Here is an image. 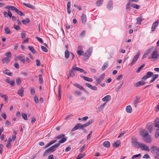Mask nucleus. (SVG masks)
Here are the masks:
<instances>
[{"mask_svg":"<svg viewBox=\"0 0 159 159\" xmlns=\"http://www.w3.org/2000/svg\"><path fill=\"white\" fill-rule=\"evenodd\" d=\"M141 154L140 153L138 154L134 155L131 157L132 159H135L138 157H140L141 156Z\"/></svg>","mask_w":159,"mask_h":159,"instance_id":"a18cd8bd","label":"nucleus"},{"mask_svg":"<svg viewBox=\"0 0 159 159\" xmlns=\"http://www.w3.org/2000/svg\"><path fill=\"white\" fill-rule=\"evenodd\" d=\"M55 138L57 139H61L58 141V142L60 144L65 142L67 139V137H65V135L63 134H61L58 135L55 137Z\"/></svg>","mask_w":159,"mask_h":159,"instance_id":"f257e3e1","label":"nucleus"},{"mask_svg":"<svg viewBox=\"0 0 159 159\" xmlns=\"http://www.w3.org/2000/svg\"><path fill=\"white\" fill-rule=\"evenodd\" d=\"M41 48L42 50L44 52H48V50L47 48L43 46H41Z\"/></svg>","mask_w":159,"mask_h":159,"instance_id":"13d9d810","label":"nucleus"},{"mask_svg":"<svg viewBox=\"0 0 159 159\" xmlns=\"http://www.w3.org/2000/svg\"><path fill=\"white\" fill-rule=\"evenodd\" d=\"M155 122L156 123L154 124L155 127L159 128V119L156 118L155 120Z\"/></svg>","mask_w":159,"mask_h":159,"instance_id":"c03bdc74","label":"nucleus"},{"mask_svg":"<svg viewBox=\"0 0 159 159\" xmlns=\"http://www.w3.org/2000/svg\"><path fill=\"white\" fill-rule=\"evenodd\" d=\"M108 62H106L104 63L103 66H102V70H105L108 67Z\"/></svg>","mask_w":159,"mask_h":159,"instance_id":"e433bc0d","label":"nucleus"},{"mask_svg":"<svg viewBox=\"0 0 159 159\" xmlns=\"http://www.w3.org/2000/svg\"><path fill=\"white\" fill-rule=\"evenodd\" d=\"M22 117L25 120H27V115L26 114H22L21 115Z\"/></svg>","mask_w":159,"mask_h":159,"instance_id":"680f3d73","label":"nucleus"},{"mask_svg":"<svg viewBox=\"0 0 159 159\" xmlns=\"http://www.w3.org/2000/svg\"><path fill=\"white\" fill-rule=\"evenodd\" d=\"M139 148H140L142 150L146 151L149 152L150 149L146 145L141 143Z\"/></svg>","mask_w":159,"mask_h":159,"instance_id":"6e6552de","label":"nucleus"},{"mask_svg":"<svg viewBox=\"0 0 159 159\" xmlns=\"http://www.w3.org/2000/svg\"><path fill=\"white\" fill-rule=\"evenodd\" d=\"M156 138H157L159 136V128L156 131V133L155 135Z\"/></svg>","mask_w":159,"mask_h":159,"instance_id":"6e6d98bb","label":"nucleus"},{"mask_svg":"<svg viewBox=\"0 0 159 159\" xmlns=\"http://www.w3.org/2000/svg\"><path fill=\"white\" fill-rule=\"evenodd\" d=\"M75 70L81 72H83L84 71V70L83 69L78 67H75Z\"/></svg>","mask_w":159,"mask_h":159,"instance_id":"e2e57ef3","label":"nucleus"},{"mask_svg":"<svg viewBox=\"0 0 159 159\" xmlns=\"http://www.w3.org/2000/svg\"><path fill=\"white\" fill-rule=\"evenodd\" d=\"M151 152L153 154L159 156V147L156 146H153L151 147Z\"/></svg>","mask_w":159,"mask_h":159,"instance_id":"f03ea898","label":"nucleus"},{"mask_svg":"<svg viewBox=\"0 0 159 159\" xmlns=\"http://www.w3.org/2000/svg\"><path fill=\"white\" fill-rule=\"evenodd\" d=\"M158 23L159 21L158 20H157L153 23L151 28L152 31L153 32L155 31L157 27L158 26Z\"/></svg>","mask_w":159,"mask_h":159,"instance_id":"f8f14e48","label":"nucleus"},{"mask_svg":"<svg viewBox=\"0 0 159 159\" xmlns=\"http://www.w3.org/2000/svg\"><path fill=\"white\" fill-rule=\"evenodd\" d=\"M131 6L133 8H135L137 9H139L140 7V6L139 5L135 3L132 4L131 5Z\"/></svg>","mask_w":159,"mask_h":159,"instance_id":"ea45409f","label":"nucleus"},{"mask_svg":"<svg viewBox=\"0 0 159 159\" xmlns=\"http://www.w3.org/2000/svg\"><path fill=\"white\" fill-rule=\"evenodd\" d=\"M80 76L86 81L88 82H92L93 81V80L92 78H89L83 75H80Z\"/></svg>","mask_w":159,"mask_h":159,"instance_id":"412c9836","label":"nucleus"},{"mask_svg":"<svg viewBox=\"0 0 159 159\" xmlns=\"http://www.w3.org/2000/svg\"><path fill=\"white\" fill-rule=\"evenodd\" d=\"M36 39L38 40V41H39L41 43H43V41L41 38L39 37H36Z\"/></svg>","mask_w":159,"mask_h":159,"instance_id":"338daca9","label":"nucleus"},{"mask_svg":"<svg viewBox=\"0 0 159 159\" xmlns=\"http://www.w3.org/2000/svg\"><path fill=\"white\" fill-rule=\"evenodd\" d=\"M106 104V103H105L101 105L98 108V110L99 111L102 110L103 108H104Z\"/></svg>","mask_w":159,"mask_h":159,"instance_id":"603ef678","label":"nucleus"},{"mask_svg":"<svg viewBox=\"0 0 159 159\" xmlns=\"http://www.w3.org/2000/svg\"><path fill=\"white\" fill-rule=\"evenodd\" d=\"M3 15L5 17H7L8 16L11 17L12 16V14L9 10H8L7 12L4 11L3 12Z\"/></svg>","mask_w":159,"mask_h":159,"instance_id":"4468645a","label":"nucleus"},{"mask_svg":"<svg viewBox=\"0 0 159 159\" xmlns=\"http://www.w3.org/2000/svg\"><path fill=\"white\" fill-rule=\"evenodd\" d=\"M107 8L108 10L110 11L112 10L113 9V2L111 0H110L108 2Z\"/></svg>","mask_w":159,"mask_h":159,"instance_id":"9b49d317","label":"nucleus"},{"mask_svg":"<svg viewBox=\"0 0 159 159\" xmlns=\"http://www.w3.org/2000/svg\"><path fill=\"white\" fill-rule=\"evenodd\" d=\"M60 145V144L58 142V143L55 144L54 145H52V147L54 148L55 150L56 148L59 147Z\"/></svg>","mask_w":159,"mask_h":159,"instance_id":"052dcab7","label":"nucleus"},{"mask_svg":"<svg viewBox=\"0 0 159 159\" xmlns=\"http://www.w3.org/2000/svg\"><path fill=\"white\" fill-rule=\"evenodd\" d=\"M24 90L23 87H21L17 92V93L21 97H22L24 96L23 93Z\"/></svg>","mask_w":159,"mask_h":159,"instance_id":"f3484780","label":"nucleus"},{"mask_svg":"<svg viewBox=\"0 0 159 159\" xmlns=\"http://www.w3.org/2000/svg\"><path fill=\"white\" fill-rule=\"evenodd\" d=\"M5 8L6 9H7L8 10H11L13 11H15V10L16 9V8L13 6H7L5 7Z\"/></svg>","mask_w":159,"mask_h":159,"instance_id":"b1692460","label":"nucleus"},{"mask_svg":"<svg viewBox=\"0 0 159 159\" xmlns=\"http://www.w3.org/2000/svg\"><path fill=\"white\" fill-rule=\"evenodd\" d=\"M79 129V126L78 125V123L76 125L71 129L72 131H74L76 130Z\"/></svg>","mask_w":159,"mask_h":159,"instance_id":"3c124183","label":"nucleus"},{"mask_svg":"<svg viewBox=\"0 0 159 159\" xmlns=\"http://www.w3.org/2000/svg\"><path fill=\"white\" fill-rule=\"evenodd\" d=\"M93 122V120H89L88 122L84 124L83 125H81L80 123H78V125L79 126V129L83 130H84V128L86 127L89 126Z\"/></svg>","mask_w":159,"mask_h":159,"instance_id":"20e7f679","label":"nucleus"},{"mask_svg":"<svg viewBox=\"0 0 159 159\" xmlns=\"http://www.w3.org/2000/svg\"><path fill=\"white\" fill-rule=\"evenodd\" d=\"M70 55V52L67 49L66 50L65 52V57L68 59Z\"/></svg>","mask_w":159,"mask_h":159,"instance_id":"2f4dec72","label":"nucleus"},{"mask_svg":"<svg viewBox=\"0 0 159 159\" xmlns=\"http://www.w3.org/2000/svg\"><path fill=\"white\" fill-rule=\"evenodd\" d=\"M93 51L92 47H89L84 54V56L86 59H88L91 54Z\"/></svg>","mask_w":159,"mask_h":159,"instance_id":"39448f33","label":"nucleus"},{"mask_svg":"<svg viewBox=\"0 0 159 159\" xmlns=\"http://www.w3.org/2000/svg\"><path fill=\"white\" fill-rule=\"evenodd\" d=\"M30 19L28 18L26 19V20H23L22 21V23L24 24H26L27 23H29L30 22Z\"/></svg>","mask_w":159,"mask_h":159,"instance_id":"09e8293b","label":"nucleus"},{"mask_svg":"<svg viewBox=\"0 0 159 159\" xmlns=\"http://www.w3.org/2000/svg\"><path fill=\"white\" fill-rule=\"evenodd\" d=\"M111 99V97L109 95H107L104 97L102 98V100L103 101H108Z\"/></svg>","mask_w":159,"mask_h":159,"instance_id":"5701e85b","label":"nucleus"},{"mask_svg":"<svg viewBox=\"0 0 159 159\" xmlns=\"http://www.w3.org/2000/svg\"><path fill=\"white\" fill-rule=\"evenodd\" d=\"M153 75V73L151 71L148 72L146 74V76L148 78H150Z\"/></svg>","mask_w":159,"mask_h":159,"instance_id":"a19ab883","label":"nucleus"},{"mask_svg":"<svg viewBox=\"0 0 159 159\" xmlns=\"http://www.w3.org/2000/svg\"><path fill=\"white\" fill-rule=\"evenodd\" d=\"M151 56V57H149V59L152 58L157 60L158 58L159 54L157 50H154L152 53Z\"/></svg>","mask_w":159,"mask_h":159,"instance_id":"0eeeda50","label":"nucleus"},{"mask_svg":"<svg viewBox=\"0 0 159 159\" xmlns=\"http://www.w3.org/2000/svg\"><path fill=\"white\" fill-rule=\"evenodd\" d=\"M39 81L40 84H42L43 83V78L41 75H40L39 76Z\"/></svg>","mask_w":159,"mask_h":159,"instance_id":"4d7b16f0","label":"nucleus"},{"mask_svg":"<svg viewBox=\"0 0 159 159\" xmlns=\"http://www.w3.org/2000/svg\"><path fill=\"white\" fill-rule=\"evenodd\" d=\"M23 5L25 6L28 7L30 8L33 9L34 7L33 5H32L31 4H27V3L24 2V3H23Z\"/></svg>","mask_w":159,"mask_h":159,"instance_id":"f704fd0d","label":"nucleus"},{"mask_svg":"<svg viewBox=\"0 0 159 159\" xmlns=\"http://www.w3.org/2000/svg\"><path fill=\"white\" fill-rule=\"evenodd\" d=\"M153 125L152 124L150 123L148 124L147 125V129L150 133L152 132V131Z\"/></svg>","mask_w":159,"mask_h":159,"instance_id":"aec40b11","label":"nucleus"},{"mask_svg":"<svg viewBox=\"0 0 159 159\" xmlns=\"http://www.w3.org/2000/svg\"><path fill=\"white\" fill-rule=\"evenodd\" d=\"M61 87L60 85H59L58 87V98L59 100H60L61 98Z\"/></svg>","mask_w":159,"mask_h":159,"instance_id":"4be33fe9","label":"nucleus"},{"mask_svg":"<svg viewBox=\"0 0 159 159\" xmlns=\"http://www.w3.org/2000/svg\"><path fill=\"white\" fill-rule=\"evenodd\" d=\"M17 59L20 60V61L23 63H25V59L24 57L20 55L19 56L17 57Z\"/></svg>","mask_w":159,"mask_h":159,"instance_id":"6ab92c4d","label":"nucleus"},{"mask_svg":"<svg viewBox=\"0 0 159 159\" xmlns=\"http://www.w3.org/2000/svg\"><path fill=\"white\" fill-rule=\"evenodd\" d=\"M159 76L158 74H155L153 75L152 80L150 81V83H151L154 81Z\"/></svg>","mask_w":159,"mask_h":159,"instance_id":"cd10ccee","label":"nucleus"},{"mask_svg":"<svg viewBox=\"0 0 159 159\" xmlns=\"http://www.w3.org/2000/svg\"><path fill=\"white\" fill-rule=\"evenodd\" d=\"M139 57V53L137 54L134 56L133 60L130 64V66H132L137 61Z\"/></svg>","mask_w":159,"mask_h":159,"instance_id":"9d476101","label":"nucleus"},{"mask_svg":"<svg viewBox=\"0 0 159 159\" xmlns=\"http://www.w3.org/2000/svg\"><path fill=\"white\" fill-rule=\"evenodd\" d=\"M102 145L104 147L108 148L110 147V143L109 141H106L103 142Z\"/></svg>","mask_w":159,"mask_h":159,"instance_id":"393cba45","label":"nucleus"},{"mask_svg":"<svg viewBox=\"0 0 159 159\" xmlns=\"http://www.w3.org/2000/svg\"><path fill=\"white\" fill-rule=\"evenodd\" d=\"M126 111L129 113H131L132 112V108L130 105L127 106L126 108Z\"/></svg>","mask_w":159,"mask_h":159,"instance_id":"7c9ffc66","label":"nucleus"},{"mask_svg":"<svg viewBox=\"0 0 159 159\" xmlns=\"http://www.w3.org/2000/svg\"><path fill=\"white\" fill-rule=\"evenodd\" d=\"M15 11L16 12L18 15L21 16H24L25 15V14L22 13V12L19 11L17 8H16Z\"/></svg>","mask_w":159,"mask_h":159,"instance_id":"c9c22d12","label":"nucleus"},{"mask_svg":"<svg viewBox=\"0 0 159 159\" xmlns=\"http://www.w3.org/2000/svg\"><path fill=\"white\" fill-rule=\"evenodd\" d=\"M123 84V83H122L120 84L119 86L117 87L115 89L116 91H118V90L122 87Z\"/></svg>","mask_w":159,"mask_h":159,"instance_id":"0e129e2a","label":"nucleus"},{"mask_svg":"<svg viewBox=\"0 0 159 159\" xmlns=\"http://www.w3.org/2000/svg\"><path fill=\"white\" fill-rule=\"evenodd\" d=\"M81 20L82 23L84 24L86 22V16L85 15L83 14L81 16Z\"/></svg>","mask_w":159,"mask_h":159,"instance_id":"a211bd4d","label":"nucleus"},{"mask_svg":"<svg viewBox=\"0 0 159 159\" xmlns=\"http://www.w3.org/2000/svg\"><path fill=\"white\" fill-rule=\"evenodd\" d=\"M85 155V154L84 153H83V154H80L78 156L76 159H80L84 157Z\"/></svg>","mask_w":159,"mask_h":159,"instance_id":"5fc2aeb1","label":"nucleus"},{"mask_svg":"<svg viewBox=\"0 0 159 159\" xmlns=\"http://www.w3.org/2000/svg\"><path fill=\"white\" fill-rule=\"evenodd\" d=\"M28 48L32 53H35L34 49L33 47L31 46H28Z\"/></svg>","mask_w":159,"mask_h":159,"instance_id":"864d4df0","label":"nucleus"},{"mask_svg":"<svg viewBox=\"0 0 159 159\" xmlns=\"http://www.w3.org/2000/svg\"><path fill=\"white\" fill-rule=\"evenodd\" d=\"M120 145V143L119 142H116L114 144V146H115L116 147H119Z\"/></svg>","mask_w":159,"mask_h":159,"instance_id":"69168bd1","label":"nucleus"},{"mask_svg":"<svg viewBox=\"0 0 159 159\" xmlns=\"http://www.w3.org/2000/svg\"><path fill=\"white\" fill-rule=\"evenodd\" d=\"M0 96L1 98L4 99L5 102H7L8 100V97L7 96L2 93L0 94Z\"/></svg>","mask_w":159,"mask_h":159,"instance_id":"bb28decb","label":"nucleus"},{"mask_svg":"<svg viewBox=\"0 0 159 159\" xmlns=\"http://www.w3.org/2000/svg\"><path fill=\"white\" fill-rule=\"evenodd\" d=\"M131 143L132 147L135 148H139L141 143L138 142L137 139L135 137H132Z\"/></svg>","mask_w":159,"mask_h":159,"instance_id":"7ed1b4c3","label":"nucleus"},{"mask_svg":"<svg viewBox=\"0 0 159 159\" xmlns=\"http://www.w3.org/2000/svg\"><path fill=\"white\" fill-rule=\"evenodd\" d=\"M145 64H143L141 65L140 67H139L136 70V73H139L141 70L143 69V67L145 66Z\"/></svg>","mask_w":159,"mask_h":159,"instance_id":"79ce46f5","label":"nucleus"},{"mask_svg":"<svg viewBox=\"0 0 159 159\" xmlns=\"http://www.w3.org/2000/svg\"><path fill=\"white\" fill-rule=\"evenodd\" d=\"M10 59L8 57H4L2 60V61L3 63H8L9 62Z\"/></svg>","mask_w":159,"mask_h":159,"instance_id":"c756f323","label":"nucleus"},{"mask_svg":"<svg viewBox=\"0 0 159 159\" xmlns=\"http://www.w3.org/2000/svg\"><path fill=\"white\" fill-rule=\"evenodd\" d=\"M5 33L7 34H10L11 32L9 28L8 27H5L4 29Z\"/></svg>","mask_w":159,"mask_h":159,"instance_id":"473e14b6","label":"nucleus"},{"mask_svg":"<svg viewBox=\"0 0 159 159\" xmlns=\"http://www.w3.org/2000/svg\"><path fill=\"white\" fill-rule=\"evenodd\" d=\"M103 0H98L96 2V5L97 7L101 6L103 2Z\"/></svg>","mask_w":159,"mask_h":159,"instance_id":"72a5a7b5","label":"nucleus"},{"mask_svg":"<svg viewBox=\"0 0 159 159\" xmlns=\"http://www.w3.org/2000/svg\"><path fill=\"white\" fill-rule=\"evenodd\" d=\"M50 152V151L49 150L48 148L45 150V152L43 154V156H47V154H48Z\"/></svg>","mask_w":159,"mask_h":159,"instance_id":"bf43d9fd","label":"nucleus"},{"mask_svg":"<svg viewBox=\"0 0 159 159\" xmlns=\"http://www.w3.org/2000/svg\"><path fill=\"white\" fill-rule=\"evenodd\" d=\"M70 2L69 1L67 2V13L69 14H70L71 13V11L70 10Z\"/></svg>","mask_w":159,"mask_h":159,"instance_id":"a878e982","label":"nucleus"},{"mask_svg":"<svg viewBox=\"0 0 159 159\" xmlns=\"http://www.w3.org/2000/svg\"><path fill=\"white\" fill-rule=\"evenodd\" d=\"M16 83L17 85H19L21 83V81L20 78H18L17 79L16 81Z\"/></svg>","mask_w":159,"mask_h":159,"instance_id":"774afa93","label":"nucleus"},{"mask_svg":"<svg viewBox=\"0 0 159 159\" xmlns=\"http://www.w3.org/2000/svg\"><path fill=\"white\" fill-rule=\"evenodd\" d=\"M139 98L138 96H136L135 99L133 102V104L134 106L136 107L137 106L138 104L139 103Z\"/></svg>","mask_w":159,"mask_h":159,"instance_id":"ddd939ff","label":"nucleus"},{"mask_svg":"<svg viewBox=\"0 0 159 159\" xmlns=\"http://www.w3.org/2000/svg\"><path fill=\"white\" fill-rule=\"evenodd\" d=\"M74 70H75V67H72L71 68V70L69 71V76H68V79L69 78L70 76H73L74 74H72V73L73 72Z\"/></svg>","mask_w":159,"mask_h":159,"instance_id":"c85d7f7f","label":"nucleus"},{"mask_svg":"<svg viewBox=\"0 0 159 159\" xmlns=\"http://www.w3.org/2000/svg\"><path fill=\"white\" fill-rule=\"evenodd\" d=\"M74 85L77 88H79V89L82 90L84 92L87 94H89V92L88 91L86 90L82 86L77 83H75L74 84Z\"/></svg>","mask_w":159,"mask_h":159,"instance_id":"1a4fd4ad","label":"nucleus"},{"mask_svg":"<svg viewBox=\"0 0 159 159\" xmlns=\"http://www.w3.org/2000/svg\"><path fill=\"white\" fill-rule=\"evenodd\" d=\"M76 52L80 56H84V52L83 51L80 50H78Z\"/></svg>","mask_w":159,"mask_h":159,"instance_id":"49530a36","label":"nucleus"},{"mask_svg":"<svg viewBox=\"0 0 159 159\" xmlns=\"http://www.w3.org/2000/svg\"><path fill=\"white\" fill-rule=\"evenodd\" d=\"M134 85L136 87H138L142 85V81H139L138 82L135 83L134 84Z\"/></svg>","mask_w":159,"mask_h":159,"instance_id":"37998d69","label":"nucleus"},{"mask_svg":"<svg viewBox=\"0 0 159 159\" xmlns=\"http://www.w3.org/2000/svg\"><path fill=\"white\" fill-rule=\"evenodd\" d=\"M5 55L7 57H8L9 59L11 58L12 57L11 54V52H8L5 54Z\"/></svg>","mask_w":159,"mask_h":159,"instance_id":"de8ad7c7","label":"nucleus"},{"mask_svg":"<svg viewBox=\"0 0 159 159\" xmlns=\"http://www.w3.org/2000/svg\"><path fill=\"white\" fill-rule=\"evenodd\" d=\"M143 140L145 142L148 143H150L152 141V139L150 136H148L147 138L143 139Z\"/></svg>","mask_w":159,"mask_h":159,"instance_id":"dca6fc26","label":"nucleus"},{"mask_svg":"<svg viewBox=\"0 0 159 159\" xmlns=\"http://www.w3.org/2000/svg\"><path fill=\"white\" fill-rule=\"evenodd\" d=\"M137 23L138 24H140L141 22L143 20L142 19V17L140 16L137 18Z\"/></svg>","mask_w":159,"mask_h":159,"instance_id":"58836bf2","label":"nucleus"},{"mask_svg":"<svg viewBox=\"0 0 159 159\" xmlns=\"http://www.w3.org/2000/svg\"><path fill=\"white\" fill-rule=\"evenodd\" d=\"M105 77V74H102L99 78L97 76H94V78L96 80L97 83L99 84L102 81Z\"/></svg>","mask_w":159,"mask_h":159,"instance_id":"423d86ee","label":"nucleus"},{"mask_svg":"<svg viewBox=\"0 0 159 159\" xmlns=\"http://www.w3.org/2000/svg\"><path fill=\"white\" fill-rule=\"evenodd\" d=\"M79 129V126L78 125V123L76 125L71 129L72 131H74L76 130Z\"/></svg>","mask_w":159,"mask_h":159,"instance_id":"8fccbe9b","label":"nucleus"},{"mask_svg":"<svg viewBox=\"0 0 159 159\" xmlns=\"http://www.w3.org/2000/svg\"><path fill=\"white\" fill-rule=\"evenodd\" d=\"M141 135L143 137H146L148 135V132L145 130H143L141 132Z\"/></svg>","mask_w":159,"mask_h":159,"instance_id":"2eb2a0df","label":"nucleus"},{"mask_svg":"<svg viewBox=\"0 0 159 159\" xmlns=\"http://www.w3.org/2000/svg\"><path fill=\"white\" fill-rule=\"evenodd\" d=\"M131 3L129 2L126 5V9L127 11H129L130 10Z\"/></svg>","mask_w":159,"mask_h":159,"instance_id":"4c0bfd02","label":"nucleus"}]
</instances>
